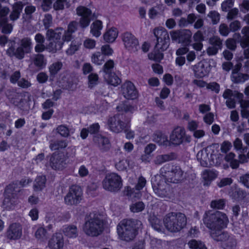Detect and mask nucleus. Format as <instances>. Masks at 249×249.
<instances>
[{"mask_svg": "<svg viewBox=\"0 0 249 249\" xmlns=\"http://www.w3.org/2000/svg\"><path fill=\"white\" fill-rule=\"evenodd\" d=\"M105 224V216L99 213L93 212L87 217L83 231L88 236L97 237L103 232Z\"/></svg>", "mask_w": 249, "mask_h": 249, "instance_id": "nucleus-1", "label": "nucleus"}, {"mask_svg": "<svg viewBox=\"0 0 249 249\" xmlns=\"http://www.w3.org/2000/svg\"><path fill=\"white\" fill-rule=\"evenodd\" d=\"M153 32L156 38L157 42L154 52L149 54L148 57L150 59L159 61L163 58V54L162 52L169 47L170 37L167 31L162 27L156 28Z\"/></svg>", "mask_w": 249, "mask_h": 249, "instance_id": "nucleus-2", "label": "nucleus"}, {"mask_svg": "<svg viewBox=\"0 0 249 249\" xmlns=\"http://www.w3.org/2000/svg\"><path fill=\"white\" fill-rule=\"evenodd\" d=\"M142 225V222L137 219H124L117 227L120 238L127 242L133 240L137 234V230Z\"/></svg>", "mask_w": 249, "mask_h": 249, "instance_id": "nucleus-3", "label": "nucleus"}, {"mask_svg": "<svg viewBox=\"0 0 249 249\" xmlns=\"http://www.w3.org/2000/svg\"><path fill=\"white\" fill-rule=\"evenodd\" d=\"M203 222L210 232L217 228L226 227L229 222V219L226 214L222 212L208 211L203 215Z\"/></svg>", "mask_w": 249, "mask_h": 249, "instance_id": "nucleus-4", "label": "nucleus"}, {"mask_svg": "<svg viewBox=\"0 0 249 249\" xmlns=\"http://www.w3.org/2000/svg\"><path fill=\"white\" fill-rule=\"evenodd\" d=\"M163 222L168 231L176 232L179 231L186 226L187 218L181 213L172 212L165 216Z\"/></svg>", "mask_w": 249, "mask_h": 249, "instance_id": "nucleus-5", "label": "nucleus"}, {"mask_svg": "<svg viewBox=\"0 0 249 249\" xmlns=\"http://www.w3.org/2000/svg\"><path fill=\"white\" fill-rule=\"evenodd\" d=\"M160 174L167 181L173 183H178L184 178V172L181 168L178 166H172L166 164L160 170Z\"/></svg>", "mask_w": 249, "mask_h": 249, "instance_id": "nucleus-6", "label": "nucleus"}, {"mask_svg": "<svg viewBox=\"0 0 249 249\" xmlns=\"http://www.w3.org/2000/svg\"><path fill=\"white\" fill-rule=\"evenodd\" d=\"M61 33L55 32L52 29H48L46 33V38L49 43L47 45V50L49 52L55 53L60 50L63 45L61 39Z\"/></svg>", "mask_w": 249, "mask_h": 249, "instance_id": "nucleus-7", "label": "nucleus"}, {"mask_svg": "<svg viewBox=\"0 0 249 249\" xmlns=\"http://www.w3.org/2000/svg\"><path fill=\"white\" fill-rule=\"evenodd\" d=\"M169 138L171 145H179L184 142L189 143L191 141V136L186 134L185 128L181 126L175 127Z\"/></svg>", "mask_w": 249, "mask_h": 249, "instance_id": "nucleus-8", "label": "nucleus"}, {"mask_svg": "<svg viewBox=\"0 0 249 249\" xmlns=\"http://www.w3.org/2000/svg\"><path fill=\"white\" fill-rule=\"evenodd\" d=\"M122 180L120 176L115 173L107 175L103 181V188L110 192H116L122 187Z\"/></svg>", "mask_w": 249, "mask_h": 249, "instance_id": "nucleus-9", "label": "nucleus"}, {"mask_svg": "<svg viewBox=\"0 0 249 249\" xmlns=\"http://www.w3.org/2000/svg\"><path fill=\"white\" fill-rule=\"evenodd\" d=\"M83 193L80 187L77 185L72 186L69 192L64 197V202L67 205H76L82 199Z\"/></svg>", "mask_w": 249, "mask_h": 249, "instance_id": "nucleus-10", "label": "nucleus"}, {"mask_svg": "<svg viewBox=\"0 0 249 249\" xmlns=\"http://www.w3.org/2000/svg\"><path fill=\"white\" fill-rule=\"evenodd\" d=\"M122 40L125 49L131 53H135L140 49L138 39L130 33H124Z\"/></svg>", "mask_w": 249, "mask_h": 249, "instance_id": "nucleus-11", "label": "nucleus"}, {"mask_svg": "<svg viewBox=\"0 0 249 249\" xmlns=\"http://www.w3.org/2000/svg\"><path fill=\"white\" fill-rule=\"evenodd\" d=\"M124 116L122 114H116L110 117L108 120L109 129L115 133H119L127 127V124L123 122Z\"/></svg>", "mask_w": 249, "mask_h": 249, "instance_id": "nucleus-12", "label": "nucleus"}, {"mask_svg": "<svg viewBox=\"0 0 249 249\" xmlns=\"http://www.w3.org/2000/svg\"><path fill=\"white\" fill-rule=\"evenodd\" d=\"M76 14L80 17L79 21L80 27L85 28L89 26L92 17L91 10L85 6H79L76 9Z\"/></svg>", "mask_w": 249, "mask_h": 249, "instance_id": "nucleus-13", "label": "nucleus"}, {"mask_svg": "<svg viewBox=\"0 0 249 249\" xmlns=\"http://www.w3.org/2000/svg\"><path fill=\"white\" fill-rule=\"evenodd\" d=\"M213 152L212 147L208 146L197 153L196 158L201 166L207 167L209 164H212V162L213 163Z\"/></svg>", "mask_w": 249, "mask_h": 249, "instance_id": "nucleus-14", "label": "nucleus"}, {"mask_svg": "<svg viewBox=\"0 0 249 249\" xmlns=\"http://www.w3.org/2000/svg\"><path fill=\"white\" fill-rule=\"evenodd\" d=\"M153 189L159 196L161 198L169 197V186L165 180L160 179L157 182L152 183Z\"/></svg>", "mask_w": 249, "mask_h": 249, "instance_id": "nucleus-15", "label": "nucleus"}, {"mask_svg": "<svg viewBox=\"0 0 249 249\" xmlns=\"http://www.w3.org/2000/svg\"><path fill=\"white\" fill-rule=\"evenodd\" d=\"M121 92L124 97L127 99H135L138 95L135 86L130 81H126L122 85Z\"/></svg>", "mask_w": 249, "mask_h": 249, "instance_id": "nucleus-16", "label": "nucleus"}, {"mask_svg": "<svg viewBox=\"0 0 249 249\" xmlns=\"http://www.w3.org/2000/svg\"><path fill=\"white\" fill-rule=\"evenodd\" d=\"M50 165L54 170H62L66 165V157L62 153H54L51 156Z\"/></svg>", "mask_w": 249, "mask_h": 249, "instance_id": "nucleus-17", "label": "nucleus"}, {"mask_svg": "<svg viewBox=\"0 0 249 249\" xmlns=\"http://www.w3.org/2000/svg\"><path fill=\"white\" fill-rule=\"evenodd\" d=\"M22 235L21 225L18 223L10 224L6 231V236L10 240H18L21 238Z\"/></svg>", "mask_w": 249, "mask_h": 249, "instance_id": "nucleus-18", "label": "nucleus"}, {"mask_svg": "<svg viewBox=\"0 0 249 249\" xmlns=\"http://www.w3.org/2000/svg\"><path fill=\"white\" fill-rule=\"evenodd\" d=\"M93 142L102 152L107 151L111 147L108 139L101 135H95Z\"/></svg>", "mask_w": 249, "mask_h": 249, "instance_id": "nucleus-19", "label": "nucleus"}, {"mask_svg": "<svg viewBox=\"0 0 249 249\" xmlns=\"http://www.w3.org/2000/svg\"><path fill=\"white\" fill-rule=\"evenodd\" d=\"M64 246V238L61 233L53 234L49 241L48 247L50 249H62Z\"/></svg>", "mask_w": 249, "mask_h": 249, "instance_id": "nucleus-20", "label": "nucleus"}, {"mask_svg": "<svg viewBox=\"0 0 249 249\" xmlns=\"http://www.w3.org/2000/svg\"><path fill=\"white\" fill-rule=\"evenodd\" d=\"M153 141L160 146H170V139L168 140V136L164 133L157 131L153 135Z\"/></svg>", "mask_w": 249, "mask_h": 249, "instance_id": "nucleus-21", "label": "nucleus"}, {"mask_svg": "<svg viewBox=\"0 0 249 249\" xmlns=\"http://www.w3.org/2000/svg\"><path fill=\"white\" fill-rule=\"evenodd\" d=\"M62 231L64 234L68 238H74L78 236V230L75 225H65L63 227Z\"/></svg>", "mask_w": 249, "mask_h": 249, "instance_id": "nucleus-22", "label": "nucleus"}, {"mask_svg": "<svg viewBox=\"0 0 249 249\" xmlns=\"http://www.w3.org/2000/svg\"><path fill=\"white\" fill-rule=\"evenodd\" d=\"M177 158L175 153L171 152L166 154L157 155L153 160L156 165H160L164 162L173 160Z\"/></svg>", "mask_w": 249, "mask_h": 249, "instance_id": "nucleus-23", "label": "nucleus"}, {"mask_svg": "<svg viewBox=\"0 0 249 249\" xmlns=\"http://www.w3.org/2000/svg\"><path fill=\"white\" fill-rule=\"evenodd\" d=\"M222 228H217L215 230L210 231L211 237L216 241L226 242L229 238L227 233L221 231Z\"/></svg>", "mask_w": 249, "mask_h": 249, "instance_id": "nucleus-24", "label": "nucleus"}, {"mask_svg": "<svg viewBox=\"0 0 249 249\" xmlns=\"http://www.w3.org/2000/svg\"><path fill=\"white\" fill-rule=\"evenodd\" d=\"M6 53L11 57L14 56L18 59H22L24 58L26 52L24 51V50L20 46L15 50L14 47L13 46V44H12L7 49Z\"/></svg>", "mask_w": 249, "mask_h": 249, "instance_id": "nucleus-25", "label": "nucleus"}, {"mask_svg": "<svg viewBox=\"0 0 249 249\" xmlns=\"http://www.w3.org/2000/svg\"><path fill=\"white\" fill-rule=\"evenodd\" d=\"M218 173L213 170H205L202 174V178L204 181V185L208 186L211 181L217 177Z\"/></svg>", "mask_w": 249, "mask_h": 249, "instance_id": "nucleus-26", "label": "nucleus"}, {"mask_svg": "<svg viewBox=\"0 0 249 249\" xmlns=\"http://www.w3.org/2000/svg\"><path fill=\"white\" fill-rule=\"evenodd\" d=\"M23 6L21 3L16 2L12 6V11L9 15L10 20L15 21L19 18L22 11Z\"/></svg>", "mask_w": 249, "mask_h": 249, "instance_id": "nucleus-27", "label": "nucleus"}, {"mask_svg": "<svg viewBox=\"0 0 249 249\" xmlns=\"http://www.w3.org/2000/svg\"><path fill=\"white\" fill-rule=\"evenodd\" d=\"M195 76L197 78H202L207 75L208 71L205 65L200 62L192 66Z\"/></svg>", "mask_w": 249, "mask_h": 249, "instance_id": "nucleus-28", "label": "nucleus"}, {"mask_svg": "<svg viewBox=\"0 0 249 249\" xmlns=\"http://www.w3.org/2000/svg\"><path fill=\"white\" fill-rule=\"evenodd\" d=\"M49 235L47 230L42 227L38 228L35 233V238L40 243L46 241Z\"/></svg>", "mask_w": 249, "mask_h": 249, "instance_id": "nucleus-29", "label": "nucleus"}, {"mask_svg": "<svg viewBox=\"0 0 249 249\" xmlns=\"http://www.w3.org/2000/svg\"><path fill=\"white\" fill-rule=\"evenodd\" d=\"M46 178L45 176H37L34 181L33 189L35 191L38 192L42 190L45 187Z\"/></svg>", "mask_w": 249, "mask_h": 249, "instance_id": "nucleus-30", "label": "nucleus"}, {"mask_svg": "<svg viewBox=\"0 0 249 249\" xmlns=\"http://www.w3.org/2000/svg\"><path fill=\"white\" fill-rule=\"evenodd\" d=\"M118 35V31L115 28L108 29L104 35V40L108 43L113 42Z\"/></svg>", "mask_w": 249, "mask_h": 249, "instance_id": "nucleus-31", "label": "nucleus"}, {"mask_svg": "<svg viewBox=\"0 0 249 249\" xmlns=\"http://www.w3.org/2000/svg\"><path fill=\"white\" fill-rule=\"evenodd\" d=\"M19 46L24 50L26 53H29L32 49V41L30 37H24L19 40Z\"/></svg>", "mask_w": 249, "mask_h": 249, "instance_id": "nucleus-32", "label": "nucleus"}, {"mask_svg": "<svg viewBox=\"0 0 249 249\" xmlns=\"http://www.w3.org/2000/svg\"><path fill=\"white\" fill-rule=\"evenodd\" d=\"M20 188L18 187V181L9 184L5 189V193L7 195H11L13 198H15L20 192Z\"/></svg>", "mask_w": 249, "mask_h": 249, "instance_id": "nucleus-33", "label": "nucleus"}, {"mask_svg": "<svg viewBox=\"0 0 249 249\" xmlns=\"http://www.w3.org/2000/svg\"><path fill=\"white\" fill-rule=\"evenodd\" d=\"M192 33L189 30L184 29L180 30L179 43H184L188 45L191 42Z\"/></svg>", "mask_w": 249, "mask_h": 249, "instance_id": "nucleus-34", "label": "nucleus"}, {"mask_svg": "<svg viewBox=\"0 0 249 249\" xmlns=\"http://www.w3.org/2000/svg\"><path fill=\"white\" fill-rule=\"evenodd\" d=\"M68 145L67 140H60L51 141L50 144V148L51 150H56L62 149L66 148Z\"/></svg>", "mask_w": 249, "mask_h": 249, "instance_id": "nucleus-35", "label": "nucleus"}, {"mask_svg": "<svg viewBox=\"0 0 249 249\" xmlns=\"http://www.w3.org/2000/svg\"><path fill=\"white\" fill-rule=\"evenodd\" d=\"M102 22L99 20L93 22L90 26V32L92 35L98 37L101 35V30L102 29Z\"/></svg>", "mask_w": 249, "mask_h": 249, "instance_id": "nucleus-36", "label": "nucleus"}, {"mask_svg": "<svg viewBox=\"0 0 249 249\" xmlns=\"http://www.w3.org/2000/svg\"><path fill=\"white\" fill-rule=\"evenodd\" d=\"M104 77L108 84L114 86H117L121 82L120 78L114 72L104 75Z\"/></svg>", "mask_w": 249, "mask_h": 249, "instance_id": "nucleus-37", "label": "nucleus"}, {"mask_svg": "<svg viewBox=\"0 0 249 249\" xmlns=\"http://www.w3.org/2000/svg\"><path fill=\"white\" fill-rule=\"evenodd\" d=\"M231 79L232 81L234 83H242L245 82L249 79V75L240 72L231 74Z\"/></svg>", "mask_w": 249, "mask_h": 249, "instance_id": "nucleus-38", "label": "nucleus"}, {"mask_svg": "<svg viewBox=\"0 0 249 249\" xmlns=\"http://www.w3.org/2000/svg\"><path fill=\"white\" fill-rule=\"evenodd\" d=\"M233 38H228L225 42L226 46L231 51H235L236 49V42L235 38H239L241 37V36L239 33H235L233 36Z\"/></svg>", "mask_w": 249, "mask_h": 249, "instance_id": "nucleus-39", "label": "nucleus"}, {"mask_svg": "<svg viewBox=\"0 0 249 249\" xmlns=\"http://www.w3.org/2000/svg\"><path fill=\"white\" fill-rule=\"evenodd\" d=\"M149 221L152 227L155 230L158 231H162L163 227L162 222L158 217L154 215L151 216L149 218Z\"/></svg>", "mask_w": 249, "mask_h": 249, "instance_id": "nucleus-40", "label": "nucleus"}, {"mask_svg": "<svg viewBox=\"0 0 249 249\" xmlns=\"http://www.w3.org/2000/svg\"><path fill=\"white\" fill-rule=\"evenodd\" d=\"M246 196V192L239 188L235 189L231 195L232 198L237 201L243 200Z\"/></svg>", "mask_w": 249, "mask_h": 249, "instance_id": "nucleus-41", "label": "nucleus"}, {"mask_svg": "<svg viewBox=\"0 0 249 249\" xmlns=\"http://www.w3.org/2000/svg\"><path fill=\"white\" fill-rule=\"evenodd\" d=\"M10 12V9L6 6H2L0 3V23H5L8 21L6 16Z\"/></svg>", "mask_w": 249, "mask_h": 249, "instance_id": "nucleus-42", "label": "nucleus"}, {"mask_svg": "<svg viewBox=\"0 0 249 249\" xmlns=\"http://www.w3.org/2000/svg\"><path fill=\"white\" fill-rule=\"evenodd\" d=\"M34 63L36 67L39 69L43 68L46 65L43 55L41 54L36 55L34 60Z\"/></svg>", "mask_w": 249, "mask_h": 249, "instance_id": "nucleus-43", "label": "nucleus"}, {"mask_svg": "<svg viewBox=\"0 0 249 249\" xmlns=\"http://www.w3.org/2000/svg\"><path fill=\"white\" fill-rule=\"evenodd\" d=\"M226 203L224 199H219L212 200L211 202V207L215 209H223Z\"/></svg>", "mask_w": 249, "mask_h": 249, "instance_id": "nucleus-44", "label": "nucleus"}, {"mask_svg": "<svg viewBox=\"0 0 249 249\" xmlns=\"http://www.w3.org/2000/svg\"><path fill=\"white\" fill-rule=\"evenodd\" d=\"M188 245L192 249H207L202 242L195 239L190 240L188 242Z\"/></svg>", "mask_w": 249, "mask_h": 249, "instance_id": "nucleus-45", "label": "nucleus"}, {"mask_svg": "<svg viewBox=\"0 0 249 249\" xmlns=\"http://www.w3.org/2000/svg\"><path fill=\"white\" fill-rule=\"evenodd\" d=\"M11 195L5 194V197L3 201V205L6 209H11L14 206V199Z\"/></svg>", "mask_w": 249, "mask_h": 249, "instance_id": "nucleus-46", "label": "nucleus"}, {"mask_svg": "<svg viewBox=\"0 0 249 249\" xmlns=\"http://www.w3.org/2000/svg\"><path fill=\"white\" fill-rule=\"evenodd\" d=\"M209 43L211 45L219 50H221L222 48V40L218 36H214L210 38Z\"/></svg>", "mask_w": 249, "mask_h": 249, "instance_id": "nucleus-47", "label": "nucleus"}, {"mask_svg": "<svg viewBox=\"0 0 249 249\" xmlns=\"http://www.w3.org/2000/svg\"><path fill=\"white\" fill-rule=\"evenodd\" d=\"M62 63L57 61L53 63L49 67V71L51 75H55L62 68Z\"/></svg>", "mask_w": 249, "mask_h": 249, "instance_id": "nucleus-48", "label": "nucleus"}, {"mask_svg": "<svg viewBox=\"0 0 249 249\" xmlns=\"http://www.w3.org/2000/svg\"><path fill=\"white\" fill-rule=\"evenodd\" d=\"M98 75L94 73H90L88 76V86L89 88H92L98 83Z\"/></svg>", "mask_w": 249, "mask_h": 249, "instance_id": "nucleus-49", "label": "nucleus"}, {"mask_svg": "<svg viewBox=\"0 0 249 249\" xmlns=\"http://www.w3.org/2000/svg\"><path fill=\"white\" fill-rule=\"evenodd\" d=\"M91 61L95 64L100 65L104 61V56L100 52H96L92 55Z\"/></svg>", "mask_w": 249, "mask_h": 249, "instance_id": "nucleus-50", "label": "nucleus"}, {"mask_svg": "<svg viewBox=\"0 0 249 249\" xmlns=\"http://www.w3.org/2000/svg\"><path fill=\"white\" fill-rule=\"evenodd\" d=\"M129 161L127 159H123L115 164V167L118 170L124 171L129 166Z\"/></svg>", "mask_w": 249, "mask_h": 249, "instance_id": "nucleus-51", "label": "nucleus"}, {"mask_svg": "<svg viewBox=\"0 0 249 249\" xmlns=\"http://www.w3.org/2000/svg\"><path fill=\"white\" fill-rule=\"evenodd\" d=\"M114 67V63L112 60H109L104 65L103 71L105 75H107L112 72V70Z\"/></svg>", "mask_w": 249, "mask_h": 249, "instance_id": "nucleus-52", "label": "nucleus"}, {"mask_svg": "<svg viewBox=\"0 0 249 249\" xmlns=\"http://www.w3.org/2000/svg\"><path fill=\"white\" fill-rule=\"evenodd\" d=\"M144 204L142 202H138L132 204L130 206L131 212L133 213H138L142 211L144 208Z\"/></svg>", "mask_w": 249, "mask_h": 249, "instance_id": "nucleus-53", "label": "nucleus"}, {"mask_svg": "<svg viewBox=\"0 0 249 249\" xmlns=\"http://www.w3.org/2000/svg\"><path fill=\"white\" fill-rule=\"evenodd\" d=\"M56 131L62 137H68L70 135V130L65 125H59L56 128Z\"/></svg>", "mask_w": 249, "mask_h": 249, "instance_id": "nucleus-54", "label": "nucleus"}, {"mask_svg": "<svg viewBox=\"0 0 249 249\" xmlns=\"http://www.w3.org/2000/svg\"><path fill=\"white\" fill-rule=\"evenodd\" d=\"M207 17L210 18L213 24H217L220 20V14L216 11H210Z\"/></svg>", "mask_w": 249, "mask_h": 249, "instance_id": "nucleus-55", "label": "nucleus"}, {"mask_svg": "<svg viewBox=\"0 0 249 249\" xmlns=\"http://www.w3.org/2000/svg\"><path fill=\"white\" fill-rule=\"evenodd\" d=\"M65 4L67 7L70 6V5L67 3V0H56L53 3V7L55 10H61L64 8Z\"/></svg>", "mask_w": 249, "mask_h": 249, "instance_id": "nucleus-56", "label": "nucleus"}, {"mask_svg": "<svg viewBox=\"0 0 249 249\" xmlns=\"http://www.w3.org/2000/svg\"><path fill=\"white\" fill-rule=\"evenodd\" d=\"M234 0H225L221 3L222 11L227 12L231 8L234 4Z\"/></svg>", "mask_w": 249, "mask_h": 249, "instance_id": "nucleus-57", "label": "nucleus"}, {"mask_svg": "<svg viewBox=\"0 0 249 249\" xmlns=\"http://www.w3.org/2000/svg\"><path fill=\"white\" fill-rule=\"evenodd\" d=\"M225 249H235L236 240L233 238H229L224 244Z\"/></svg>", "mask_w": 249, "mask_h": 249, "instance_id": "nucleus-58", "label": "nucleus"}, {"mask_svg": "<svg viewBox=\"0 0 249 249\" xmlns=\"http://www.w3.org/2000/svg\"><path fill=\"white\" fill-rule=\"evenodd\" d=\"M52 16L50 14H46L43 20V25L46 29H49L52 24Z\"/></svg>", "mask_w": 249, "mask_h": 249, "instance_id": "nucleus-59", "label": "nucleus"}, {"mask_svg": "<svg viewBox=\"0 0 249 249\" xmlns=\"http://www.w3.org/2000/svg\"><path fill=\"white\" fill-rule=\"evenodd\" d=\"M146 183V179L142 176H140L138 179V182L135 186V188L137 190L140 191L142 190Z\"/></svg>", "mask_w": 249, "mask_h": 249, "instance_id": "nucleus-60", "label": "nucleus"}, {"mask_svg": "<svg viewBox=\"0 0 249 249\" xmlns=\"http://www.w3.org/2000/svg\"><path fill=\"white\" fill-rule=\"evenodd\" d=\"M206 88L216 93H218L220 91V85L216 82H211L207 84Z\"/></svg>", "mask_w": 249, "mask_h": 249, "instance_id": "nucleus-61", "label": "nucleus"}, {"mask_svg": "<svg viewBox=\"0 0 249 249\" xmlns=\"http://www.w3.org/2000/svg\"><path fill=\"white\" fill-rule=\"evenodd\" d=\"M79 49V45L75 43L72 42L70 47L69 49L66 51V53L68 55H72L74 54L76 51H77Z\"/></svg>", "mask_w": 249, "mask_h": 249, "instance_id": "nucleus-62", "label": "nucleus"}, {"mask_svg": "<svg viewBox=\"0 0 249 249\" xmlns=\"http://www.w3.org/2000/svg\"><path fill=\"white\" fill-rule=\"evenodd\" d=\"M230 30L228 28V26L225 24H221L219 26V33L223 36H227L230 33Z\"/></svg>", "mask_w": 249, "mask_h": 249, "instance_id": "nucleus-63", "label": "nucleus"}, {"mask_svg": "<svg viewBox=\"0 0 249 249\" xmlns=\"http://www.w3.org/2000/svg\"><path fill=\"white\" fill-rule=\"evenodd\" d=\"M240 44L243 49L249 47V36H243L240 39Z\"/></svg>", "mask_w": 249, "mask_h": 249, "instance_id": "nucleus-64", "label": "nucleus"}]
</instances>
